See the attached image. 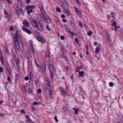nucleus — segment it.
Wrapping results in <instances>:
<instances>
[{
	"label": "nucleus",
	"mask_w": 123,
	"mask_h": 123,
	"mask_svg": "<svg viewBox=\"0 0 123 123\" xmlns=\"http://www.w3.org/2000/svg\"><path fill=\"white\" fill-rule=\"evenodd\" d=\"M31 23L32 25L37 28V29L40 31H42L43 29L41 24L39 21L31 18L30 19Z\"/></svg>",
	"instance_id": "obj_1"
},
{
	"label": "nucleus",
	"mask_w": 123,
	"mask_h": 123,
	"mask_svg": "<svg viewBox=\"0 0 123 123\" xmlns=\"http://www.w3.org/2000/svg\"><path fill=\"white\" fill-rule=\"evenodd\" d=\"M42 13L40 14V17L41 18H43L47 23H50V20L49 17L47 15L45 11L41 12Z\"/></svg>",
	"instance_id": "obj_2"
},
{
	"label": "nucleus",
	"mask_w": 123,
	"mask_h": 123,
	"mask_svg": "<svg viewBox=\"0 0 123 123\" xmlns=\"http://www.w3.org/2000/svg\"><path fill=\"white\" fill-rule=\"evenodd\" d=\"M18 32L17 31L16 32L15 37H13V38H16V41H17V43L18 45L19 46L20 48L21 49L23 48V45L21 42H19L18 40Z\"/></svg>",
	"instance_id": "obj_3"
},
{
	"label": "nucleus",
	"mask_w": 123,
	"mask_h": 123,
	"mask_svg": "<svg viewBox=\"0 0 123 123\" xmlns=\"http://www.w3.org/2000/svg\"><path fill=\"white\" fill-rule=\"evenodd\" d=\"M35 8V6H29L26 7V10L28 11L27 13L29 14L33 11L32 9Z\"/></svg>",
	"instance_id": "obj_4"
},
{
	"label": "nucleus",
	"mask_w": 123,
	"mask_h": 123,
	"mask_svg": "<svg viewBox=\"0 0 123 123\" xmlns=\"http://www.w3.org/2000/svg\"><path fill=\"white\" fill-rule=\"evenodd\" d=\"M13 39L14 43V45H13V48L16 52H19V50L18 47V46L17 43V41L16 40V38H13Z\"/></svg>",
	"instance_id": "obj_5"
},
{
	"label": "nucleus",
	"mask_w": 123,
	"mask_h": 123,
	"mask_svg": "<svg viewBox=\"0 0 123 123\" xmlns=\"http://www.w3.org/2000/svg\"><path fill=\"white\" fill-rule=\"evenodd\" d=\"M48 66L49 69L50 71H52L53 70V62L50 61L48 63Z\"/></svg>",
	"instance_id": "obj_6"
},
{
	"label": "nucleus",
	"mask_w": 123,
	"mask_h": 123,
	"mask_svg": "<svg viewBox=\"0 0 123 123\" xmlns=\"http://www.w3.org/2000/svg\"><path fill=\"white\" fill-rule=\"evenodd\" d=\"M37 39L39 41L44 43L45 42V39L44 38H42L40 36H38L37 37Z\"/></svg>",
	"instance_id": "obj_7"
},
{
	"label": "nucleus",
	"mask_w": 123,
	"mask_h": 123,
	"mask_svg": "<svg viewBox=\"0 0 123 123\" xmlns=\"http://www.w3.org/2000/svg\"><path fill=\"white\" fill-rule=\"evenodd\" d=\"M14 8L17 14H18V15H19V13L18 12V6L17 4H15L14 5Z\"/></svg>",
	"instance_id": "obj_8"
},
{
	"label": "nucleus",
	"mask_w": 123,
	"mask_h": 123,
	"mask_svg": "<svg viewBox=\"0 0 123 123\" xmlns=\"http://www.w3.org/2000/svg\"><path fill=\"white\" fill-rule=\"evenodd\" d=\"M22 29L24 31L26 32L28 34H30L31 33V31L29 29L26 28L25 26H23L22 27Z\"/></svg>",
	"instance_id": "obj_9"
},
{
	"label": "nucleus",
	"mask_w": 123,
	"mask_h": 123,
	"mask_svg": "<svg viewBox=\"0 0 123 123\" xmlns=\"http://www.w3.org/2000/svg\"><path fill=\"white\" fill-rule=\"evenodd\" d=\"M64 11L65 13H66V14L67 16H70V12L69 10L65 8L64 9Z\"/></svg>",
	"instance_id": "obj_10"
},
{
	"label": "nucleus",
	"mask_w": 123,
	"mask_h": 123,
	"mask_svg": "<svg viewBox=\"0 0 123 123\" xmlns=\"http://www.w3.org/2000/svg\"><path fill=\"white\" fill-rule=\"evenodd\" d=\"M106 38H107V41L108 42H110L111 41V40L110 37V35L108 33L107 31L106 32Z\"/></svg>",
	"instance_id": "obj_11"
},
{
	"label": "nucleus",
	"mask_w": 123,
	"mask_h": 123,
	"mask_svg": "<svg viewBox=\"0 0 123 123\" xmlns=\"http://www.w3.org/2000/svg\"><path fill=\"white\" fill-rule=\"evenodd\" d=\"M23 24L25 26L28 27L29 26V24L28 21L26 20L24 21Z\"/></svg>",
	"instance_id": "obj_12"
},
{
	"label": "nucleus",
	"mask_w": 123,
	"mask_h": 123,
	"mask_svg": "<svg viewBox=\"0 0 123 123\" xmlns=\"http://www.w3.org/2000/svg\"><path fill=\"white\" fill-rule=\"evenodd\" d=\"M6 66L8 72L10 74L11 73L10 67L8 63H7L6 64Z\"/></svg>",
	"instance_id": "obj_13"
},
{
	"label": "nucleus",
	"mask_w": 123,
	"mask_h": 123,
	"mask_svg": "<svg viewBox=\"0 0 123 123\" xmlns=\"http://www.w3.org/2000/svg\"><path fill=\"white\" fill-rule=\"evenodd\" d=\"M4 12L5 15H7V17L8 19V20L9 21L10 18V14L8 13L7 11L6 10H4Z\"/></svg>",
	"instance_id": "obj_14"
},
{
	"label": "nucleus",
	"mask_w": 123,
	"mask_h": 123,
	"mask_svg": "<svg viewBox=\"0 0 123 123\" xmlns=\"http://www.w3.org/2000/svg\"><path fill=\"white\" fill-rule=\"evenodd\" d=\"M26 54L27 55V57L28 59H29L31 57V56L30 54V51L29 50H28L26 51Z\"/></svg>",
	"instance_id": "obj_15"
},
{
	"label": "nucleus",
	"mask_w": 123,
	"mask_h": 123,
	"mask_svg": "<svg viewBox=\"0 0 123 123\" xmlns=\"http://www.w3.org/2000/svg\"><path fill=\"white\" fill-rule=\"evenodd\" d=\"M84 72L82 71L79 72V76L80 77H83L84 76Z\"/></svg>",
	"instance_id": "obj_16"
},
{
	"label": "nucleus",
	"mask_w": 123,
	"mask_h": 123,
	"mask_svg": "<svg viewBox=\"0 0 123 123\" xmlns=\"http://www.w3.org/2000/svg\"><path fill=\"white\" fill-rule=\"evenodd\" d=\"M22 92H26V87L25 85H23L22 86Z\"/></svg>",
	"instance_id": "obj_17"
},
{
	"label": "nucleus",
	"mask_w": 123,
	"mask_h": 123,
	"mask_svg": "<svg viewBox=\"0 0 123 123\" xmlns=\"http://www.w3.org/2000/svg\"><path fill=\"white\" fill-rule=\"evenodd\" d=\"M50 53L49 51H47L46 52V56L45 58L47 57L48 58V59H49L50 57L49 56V54Z\"/></svg>",
	"instance_id": "obj_18"
},
{
	"label": "nucleus",
	"mask_w": 123,
	"mask_h": 123,
	"mask_svg": "<svg viewBox=\"0 0 123 123\" xmlns=\"http://www.w3.org/2000/svg\"><path fill=\"white\" fill-rule=\"evenodd\" d=\"M49 96L50 98H53V96H52V90L51 89H49Z\"/></svg>",
	"instance_id": "obj_19"
},
{
	"label": "nucleus",
	"mask_w": 123,
	"mask_h": 123,
	"mask_svg": "<svg viewBox=\"0 0 123 123\" xmlns=\"http://www.w3.org/2000/svg\"><path fill=\"white\" fill-rule=\"evenodd\" d=\"M64 28L66 31H68L69 33H71V31L70 30L69 28L66 25H64Z\"/></svg>",
	"instance_id": "obj_20"
},
{
	"label": "nucleus",
	"mask_w": 123,
	"mask_h": 123,
	"mask_svg": "<svg viewBox=\"0 0 123 123\" xmlns=\"http://www.w3.org/2000/svg\"><path fill=\"white\" fill-rule=\"evenodd\" d=\"M100 50L101 48H100L97 47L96 48L95 52L96 53H98Z\"/></svg>",
	"instance_id": "obj_21"
},
{
	"label": "nucleus",
	"mask_w": 123,
	"mask_h": 123,
	"mask_svg": "<svg viewBox=\"0 0 123 123\" xmlns=\"http://www.w3.org/2000/svg\"><path fill=\"white\" fill-rule=\"evenodd\" d=\"M42 69L43 72H45L46 70V65L44 63L42 66Z\"/></svg>",
	"instance_id": "obj_22"
},
{
	"label": "nucleus",
	"mask_w": 123,
	"mask_h": 123,
	"mask_svg": "<svg viewBox=\"0 0 123 123\" xmlns=\"http://www.w3.org/2000/svg\"><path fill=\"white\" fill-rule=\"evenodd\" d=\"M0 59L1 61L2 62V64H3L4 63V60L2 55H1L0 56Z\"/></svg>",
	"instance_id": "obj_23"
},
{
	"label": "nucleus",
	"mask_w": 123,
	"mask_h": 123,
	"mask_svg": "<svg viewBox=\"0 0 123 123\" xmlns=\"http://www.w3.org/2000/svg\"><path fill=\"white\" fill-rule=\"evenodd\" d=\"M77 15L79 16L80 17H81L82 16V14H81L80 11L77 9Z\"/></svg>",
	"instance_id": "obj_24"
},
{
	"label": "nucleus",
	"mask_w": 123,
	"mask_h": 123,
	"mask_svg": "<svg viewBox=\"0 0 123 123\" xmlns=\"http://www.w3.org/2000/svg\"><path fill=\"white\" fill-rule=\"evenodd\" d=\"M111 15L112 18H115V16L116 15V14L115 12H112L111 13Z\"/></svg>",
	"instance_id": "obj_25"
},
{
	"label": "nucleus",
	"mask_w": 123,
	"mask_h": 123,
	"mask_svg": "<svg viewBox=\"0 0 123 123\" xmlns=\"http://www.w3.org/2000/svg\"><path fill=\"white\" fill-rule=\"evenodd\" d=\"M71 34V37L72 38H73V36H75L76 35V34L74 32H72L71 31V32L70 33Z\"/></svg>",
	"instance_id": "obj_26"
},
{
	"label": "nucleus",
	"mask_w": 123,
	"mask_h": 123,
	"mask_svg": "<svg viewBox=\"0 0 123 123\" xmlns=\"http://www.w3.org/2000/svg\"><path fill=\"white\" fill-rule=\"evenodd\" d=\"M61 93L62 95H65L66 94L65 91L62 89V91H61Z\"/></svg>",
	"instance_id": "obj_27"
},
{
	"label": "nucleus",
	"mask_w": 123,
	"mask_h": 123,
	"mask_svg": "<svg viewBox=\"0 0 123 123\" xmlns=\"http://www.w3.org/2000/svg\"><path fill=\"white\" fill-rule=\"evenodd\" d=\"M40 8L41 10V12H43L45 11L43 9V6L42 5H40Z\"/></svg>",
	"instance_id": "obj_28"
},
{
	"label": "nucleus",
	"mask_w": 123,
	"mask_h": 123,
	"mask_svg": "<svg viewBox=\"0 0 123 123\" xmlns=\"http://www.w3.org/2000/svg\"><path fill=\"white\" fill-rule=\"evenodd\" d=\"M20 12L23 15H24V13L23 10L21 8H20L19 10Z\"/></svg>",
	"instance_id": "obj_29"
},
{
	"label": "nucleus",
	"mask_w": 123,
	"mask_h": 123,
	"mask_svg": "<svg viewBox=\"0 0 123 123\" xmlns=\"http://www.w3.org/2000/svg\"><path fill=\"white\" fill-rule=\"evenodd\" d=\"M26 118L28 121H29L30 122H31V119L29 117V115H27L26 116Z\"/></svg>",
	"instance_id": "obj_30"
},
{
	"label": "nucleus",
	"mask_w": 123,
	"mask_h": 123,
	"mask_svg": "<svg viewBox=\"0 0 123 123\" xmlns=\"http://www.w3.org/2000/svg\"><path fill=\"white\" fill-rule=\"evenodd\" d=\"M47 82H46V84L47 86H49L50 85V82L49 81V80H46Z\"/></svg>",
	"instance_id": "obj_31"
},
{
	"label": "nucleus",
	"mask_w": 123,
	"mask_h": 123,
	"mask_svg": "<svg viewBox=\"0 0 123 123\" xmlns=\"http://www.w3.org/2000/svg\"><path fill=\"white\" fill-rule=\"evenodd\" d=\"M78 24L79 25L81 28H82V22L80 21H79Z\"/></svg>",
	"instance_id": "obj_32"
},
{
	"label": "nucleus",
	"mask_w": 123,
	"mask_h": 123,
	"mask_svg": "<svg viewBox=\"0 0 123 123\" xmlns=\"http://www.w3.org/2000/svg\"><path fill=\"white\" fill-rule=\"evenodd\" d=\"M112 25L113 26H116V22L115 21H114L113 23L112 24Z\"/></svg>",
	"instance_id": "obj_33"
},
{
	"label": "nucleus",
	"mask_w": 123,
	"mask_h": 123,
	"mask_svg": "<svg viewBox=\"0 0 123 123\" xmlns=\"http://www.w3.org/2000/svg\"><path fill=\"white\" fill-rule=\"evenodd\" d=\"M56 10L58 12H61V9H60V8H57L56 9Z\"/></svg>",
	"instance_id": "obj_34"
},
{
	"label": "nucleus",
	"mask_w": 123,
	"mask_h": 123,
	"mask_svg": "<svg viewBox=\"0 0 123 123\" xmlns=\"http://www.w3.org/2000/svg\"><path fill=\"white\" fill-rule=\"evenodd\" d=\"M92 34V32L91 31H90L89 32H88L87 33V34L88 36H90Z\"/></svg>",
	"instance_id": "obj_35"
},
{
	"label": "nucleus",
	"mask_w": 123,
	"mask_h": 123,
	"mask_svg": "<svg viewBox=\"0 0 123 123\" xmlns=\"http://www.w3.org/2000/svg\"><path fill=\"white\" fill-rule=\"evenodd\" d=\"M39 103H37L36 102H34L33 103V105H37L39 104Z\"/></svg>",
	"instance_id": "obj_36"
},
{
	"label": "nucleus",
	"mask_w": 123,
	"mask_h": 123,
	"mask_svg": "<svg viewBox=\"0 0 123 123\" xmlns=\"http://www.w3.org/2000/svg\"><path fill=\"white\" fill-rule=\"evenodd\" d=\"M109 85L110 86L112 87L113 86V83L112 82H110L109 83Z\"/></svg>",
	"instance_id": "obj_37"
},
{
	"label": "nucleus",
	"mask_w": 123,
	"mask_h": 123,
	"mask_svg": "<svg viewBox=\"0 0 123 123\" xmlns=\"http://www.w3.org/2000/svg\"><path fill=\"white\" fill-rule=\"evenodd\" d=\"M7 80L9 81L10 83H11V80L10 77H8L7 78Z\"/></svg>",
	"instance_id": "obj_38"
},
{
	"label": "nucleus",
	"mask_w": 123,
	"mask_h": 123,
	"mask_svg": "<svg viewBox=\"0 0 123 123\" xmlns=\"http://www.w3.org/2000/svg\"><path fill=\"white\" fill-rule=\"evenodd\" d=\"M36 66L38 68H40V69H41V67L37 63H36Z\"/></svg>",
	"instance_id": "obj_39"
},
{
	"label": "nucleus",
	"mask_w": 123,
	"mask_h": 123,
	"mask_svg": "<svg viewBox=\"0 0 123 123\" xmlns=\"http://www.w3.org/2000/svg\"><path fill=\"white\" fill-rule=\"evenodd\" d=\"M50 74L52 77H53V73L52 71H50Z\"/></svg>",
	"instance_id": "obj_40"
},
{
	"label": "nucleus",
	"mask_w": 123,
	"mask_h": 123,
	"mask_svg": "<svg viewBox=\"0 0 123 123\" xmlns=\"http://www.w3.org/2000/svg\"><path fill=\"white\" fill-rule=\"evenodd\" d=\"M62 3L63 5L64 6H66L67 4V3L65 1H64V2H63Z\"/></svg>",
	"instance_id": "obj_41"
},
{
	"label": "nucleus",
	"mask_w": 123,
	"mask_h": 123,
	"mask_svg": "<svg viewBox=\"0 0 123 123\" xmlns=\"http://www.w3.org/2000/svg\"><path fill=\"white\" fill-rule=\"evenodd\" d=\"M54 119H55V121L56 122H58V120L57 119V117L56 116H55L54 117Z\"/></svg>",
	"instance_id": "obj_42"
},
{
	"label": "nucleus",
	"mask_w": 123,
	"mask_h": 123,
	"mask_svg": "<svg viewBox=\"0 0 123 123\" xmlns=\"http://www.w3.org/2000/svg\"><path fill=\"white\" fill-rule=\"evenodd\" d=\"M73 110H74V113L76 114H77V110L75 108H73Z\"/></svg>",
	"instance_id": "obj_43"
},
{
	"label": "nucleus",
	"mask_w": 123,
	"mask_h": 123,
	"mask_svg": "<svg viewBox=\"0 0 123 123\" xmlns=\"http://www.w3.org/2000/svg\"><path fill=\"white\" fill-rule=\"evenodd\" d=\"M37 92L39 94H40L41 93V90L40 89H39L37 90Z\"/></svg>",
	"instance_id": "obj_44"
},
{
	"label": "nucleus",
	"mask_w": 123,
	"mask_h": 123,
	"mask_svg": "<svg viewBox=\"0 0 123 123\" xmlns=\"http://www.w3.org/2000/svg\"><path fill=\"white\" fill-rule=\"evenodd\" d=\"M60 39L61 40H63L64 39V37L63 35H62L60 37Z\"/></svg>",
	"instance_id": "obj_45"
},
{
	"label": "nucleus",
	"mask_w": 123,
	"mask_h": 123,
	"mask_svg": "<svg viewBox=\"0 0 123 123\" xmlns=\"http://www.w3.org/2000/svg\"><path fill=\"white\" fill-rule=\"evenodd\" d=\"M28 92L29 93H31V88H29L28 89Z\"/></svg>",
	"instance_id": "obj_46"
},
{
	"label": "nucleus",
	"mask_w": 123,
	"mask_h": 123,
	"mask_svg": "<svg viewBox=\"0 0 123 123\" xmlns=\"http://www.w3.org/2000/svg\"><path fill=\"white\" fill-rule=\"evenodd\" d=\"M21 112L23 114H25V112L23 109H22L21 110Z\"/></svg>",
	"instance_id": "obj_47"
},
{
	"label": "nucleus",
	"mask_w": 123,
	"mask_h": 123,
	"mask_svg": "<svg viewBox=\"0 0 123 123\" xmlns=\"http://www.w3.org/2000/svg\"><path fill=\"white\" fill-rule=\"evenodd\" d=\"M30 78L31 79L33 77V75L32 73H31L30 74Z\"/></svg>",
	"instance_id": "obj_48"
},
{
	"label": "nucleus",
	"mask_w": 123,
	"mask_h": 123,
	"mask_svg": "<svg viewBox=\"0 0 123 123\" xmlns=\"http://www.w3.org/2000/svg\"><path fill=\"white\" fill-rule=\"evenodd\" d=\"M25 79L26 80H29V78L28 77L25 76Z\"/></svg>",
	"instance_id": "obj_49"
},
{
	"label": "nucleus",
	"mask_w": 123,
	"mask_h": 123,
	"mask_svg": "<svg viewBox=\"0 0 123 123\" xmlns=\"http://www.w3.org/2000/svg\"><path fill=\"white\" fill-rule=\"evenodd\" d=\"M30 44L31 46L32 47L33 44V43L32 42V41H30Z\"/></svg>",
	"instance_id": "obj_50"
},
{
	"label": "nucleus",
	"mask_w": 123,
	"mask_h": 123,
	"mask_svg": "<svg viewBox=\"0 0 123 123\" xmlns=\"http://www.w3.org/2000/svg\"><path fill=\"white\" fill-rule=\"evenodd\" d=\"M65 16L63 14L61 16V17L63 18H65Z\"/></svg>",
	"instance_id": "obj_51"
},
{
	"label": "nucleus",
	"mask_w": 123,
	"mask_h": 123,
	"mask_svg": "<svg viewBox=\"0 0 123 123\" xmlns=\"http://www.w3.org/2000/svg\"><path fill=\"white\" fill-rule=\"evenodd\" d=\"M30 1H31V0H26V3H27V4L29 3H30Z\"/></svg>",
	"instance_id": "obj_52"
},
{
	"label": "nucleus",
	"mask_w": 123,
	"mask_h": 123,
	"mask_svg": "<svg viewBox=\"0 0 123 123\" xmlns=\"http://www.w3.org/2000/svg\"><path fill=\"white\" fill-rule=\"evenodd\" d=\"M9 3L11 4L12 3V1L10 0H6Z\"/></svg>",
	"instance_id": "obj_53"
},
{
	"label": "nucleus",
	"mask_w": 123,
	"mask_h": 123,
	"mask_svg": "<svg viewBox=\"0 0 123 123\" xmlns=\"http://www.w3.org/2000/svg\"><path fill=\"white\" fill-rule=\"evenodd\" d=\"M10 30H13V28L12 26H11L10 28Z\"/></svg>",
	"instance_id": "obj_54"
},
{
	"label": "nucleus",
	"mask_w": 123,
	"mask_h": 123,
	"mask_svg": "<svg viewBox=\"0 0 123 123\" xmlns=\"http://www.w3.org/2000/svg\"><path fill=\"white\" fill-rule=\"evenodd\" d=\"M19 77V75L18 74H17L16 75V78L17 79H18Z\"/></svg>",
	"instance_id": "obj_55"
},
{
	"label": "nucleus",
	"mask_w": 123,
	"mask_h": 123,
	"mask_svg": "<svg viewBox=\"0 0 123 123\" xmlns=\"http://www.w3.org/2000/svg\"><path fill=\"white\" fill-rule=\"evenodd\" d=\"M78 5L79 6H80V3L79 1L77 0V5Z\"/></svg>",
	"instance_id": "obj_56"
},
{
	"label": "nucleus",
	"mask_w": 123,
	"mask_h": 123,
	"mask_svg": "<svg viewBox=\"0 0 123 123\" xmlns=\"http://www.w3.org/2000/svg\"><path fill=\"white\" fill-rule=\"evenodd\" d=\"M46 28L49 31L50 30V29L49 28V27L48 25H47L46 26Z\"/></svg>",
	"instance_id": "obj_57"
},
{
	"label": "nucleus",
	"mask_w": 123,
	"mask_h": 123,
	"mask_svg": "<svg viewBox=\"0 0 123 123\" xmlns=\"http://www.w3.org/2000/svg\"><path fill=\"white\" fill-rule=\"evenodd\" d=\"M0 72H3V69L2 67H0Z\"/></svg>",
	"instance_id": "obj_58"
},
{
	"label": "nucleus",
	"mask_w": 123,
	"mask_h": 123,
	"mask_svg": "<svg viewBox=\"0 0 123 123\" xmlns=\"http://www.w3.org/2000/svg\"><path fill=\"white\" fill-rule=\"evenodd\" d=\"M62 21L63 22L65 23H66L67 22V20L65 19H63L62 20Z\"/></svg>",
	"instance_id": "obj_59"
},
{
	"label": "nucleus",
	"mask_w": 123,
	"mask_h": 123,
	"mask_svg": "<svg viewBox=\"0 0 123 123\" xmlns=\"http://www.w3.org/2000/svg\"><path fill=\"white\" fill-rule=\"evenodd\" d=\"M31 108L32 109V111H35V109L33 107H31Z\"/></svg>",
	"instance_id": "obj_60"
},
{
	"label": "nucleus",
	"mask_w": 123,
	"mask_h": 123,
	"mask_svg": "<svg viewBox=\"0 0 123 123\" xmlns=\"http://www.w3.org/2000/svg\"><path fill=\"white\" fill-rule=\"evenodd\" d=\"M2 55V52L1 51V50L0 49V56Z\"/></svg>",
	"instance_id": "obj_61"
},
{
	"label": "nucleus",
	"mask_w": 123,
	"mask_h": 123,
	"mask_svg": "<svg viewBox=\"0 0 123 123\" xmlns=\"http://www.w3.org/2000/svg\"><path fill=\"white\" fill-rule=\"evenodd\" d=\"M73 78H74V77H73V75H71V76L70 77V78L72 80H73Z\"/></svg>",
	"instance_id": "obj_62"
},
{
	"label": "nucleus",
	"mask_w": 123,
	"mask_h": 123,
	"mask_svg": "<svg viewBox=\"0 0 123 123\" xmlns=\"http://www.w3.org/2000/svg\"><path fill=\"white\" fill-rule=\"evenodd\" d=\"M16 99V96H15L14 98H12V100H15Z\"/></svg>",
	"instance_id": "obj_63"
},
{
	"label": "nucleus",
	"mask_w": 123,
	"mask_h": 123,
	"mask_svg": "<svg viewBox=\"0 0 123 123\" xmlns=\"http://www.w3.org/2000/svg\"><path fill=\"white\" fill-rule=\"evenodd\" d=\"M5 51H6V53H7L8 52V50H7V48L6 49H5Z\"/></svg>",
	"instance_id": "obj_64"
}]
</instances>
